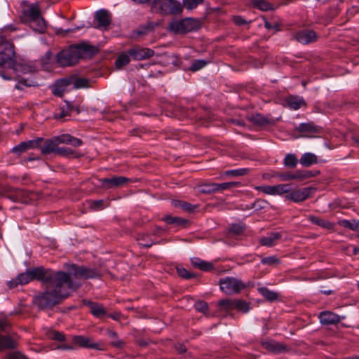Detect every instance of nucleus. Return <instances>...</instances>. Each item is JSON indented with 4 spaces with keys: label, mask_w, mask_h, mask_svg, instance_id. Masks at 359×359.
Returning a JSON list of instances; mask_svg holds the SVG:
<instances>
[{
    "label": "nucleus",
    "mask_w": 359,
    "mask_h": 359,
    "mask_svg": "<svg viewBox=\"0 0 359 359\" xmlns=\"http://www.w3.org/2000/svg\"><path fill=\"white\" fill-rule=\"evenodd\" d=\"M240 184V182H224L222 184L215 183V185H214L215 187H216V191H222L229 189L233 187H238Z\"/></svg>",
    "instance_id": "43"
},
{
    "label": "nucleus",
    "mask_w": 359,
    "mask_h": 359,
    "mask_svg": "<svg viewBox=\"0 0 359 359\" xmlns=\"http://www.w3.org/2000/svg\"><path fill=\"white\" fill-rule=\"evenodd\" d=\"M219 284L222 291L227 294L239 293L246 287V285L243 281L233 277L221 278Z\"/></svg>",
    "instance_id": "7"
},
{
    "label": "nucleus",
    "mask_w": 359,
    "mask_h": 359,
    "mask_svg": "<svg viewBox=\"0 0 359 359\" xmlns=\"http://www.w3.org/2000/svg\"><path fill=\"white\" fill-rule=\"evenodd\" d=\"M203 0H183V6L188 10L196 8Z\"/></svg>",
    "instance_id": "51"
},
{
    "label": "nucleus",
    "mask_w": 359,
    "mask_h": 359,
    "mask_svg": "<svg viewBox=\"0 0 359 359\" xmlns=\"http://www.w3.org/2000/svg\"><path fill=\"white\" fill-rule=\"evenodd\" d=\"M234 307H235V309H236L243 313L248 312L250 309L249 304L248 302H246L244 300L238 299H236Z\"/></svg>",
    "instance_id": "46"
},
{
    "label": "nucleus",
    "mask_w": 359,
    "mask_h": 359,
    "mask_svg": "<svg viewBox=\"0 0 359 359\" xmlns=\"http://www.w3.org/2000/svg\"><path fill=\"white\" fill-rule=\"evenodd\" d=\"M98 180L102 183L100 188L104 189L121 187L131 182L130 178L123 176H113L111 178H102Z\"/></svg>",
    "instance_id": "9"
},
{
    "label": "nucleus",
    "mask_w": 359,
    "mask_h": 359,
    "mask_svg": "<svg viewBox=\"0 0 359 359\" xmlns=\"http://www.w3.org/2000/svg\"><path fill=\"white\" fill-rule=\"evenodd\" d=\"M130 56L126 53H121L115 61V66L117 69H121L130 62Z\"/></svg>",
    "instance_id": "37"
},
{
    "label": "nucleus",
    "mask_w": 359,
    "mask_h": 359,
    "mask_svg": "<svg viewBox=\"0 0 359 359\" xmlns=\"http://www.w3.org/2000/svg\"><path fill=\"white\" fill-rule=\"evenodd\" d=\"M27 149L26 148L25 143L24 142H20L19 144L15 146L12 149L11 152L16 154L17 156H20L22 153L27 151Z\"/></svg>",
    "instance_id": "52"
},
{
    "label": "nucleus",
    "mask_w": 359,
    "mask_h": 359,
    "mask_svg": "<svg viewBox=\"0 0 359 359\" xmlns=\"http://www.w3.org/2000/svg\"><path fill=\"white\" fill-rule=\"evenodd\" d=\"M2 196L14 202L24 203L29 196V192L22 189L15 188L5 192Z\"/></svg>",
    "instance_id": "13"
},
{
    "label": "nucleus",
    "mask_w": 359,
    "mask_h": 359,
    "mask_svg": "<svg viewBox=\"0 0 359 359\" xmlns=\"http://www.w3.org/2000/svg\"><path fill=\"white\" fill-rule=\"evenodd\" d=\"M16 342L10 337L0 334V351L4 349H14Z\"/></svg>",
    "instance_id": "30"
},
{
    "label": "nucleus",
    "mask_w": 359,
    "mask_h": 359,
    "mask_svg": "<svg viewBox=\"0 0 359 359\" xmlns=\"http://www.w3.org/2000/svg\"><path fill=\"white\" fill-rule=\"evenodd\" d=\"M82 144H83V142L81 139H79V138L72 136L70 144H72L74 147H80L81 145H82Z\"/></svg>",
    "instance_id": "64"
},
{
    "label": "nucleus",
    "mask_w": 359,
    "mask_h": 359,
    "mask_svg": "<svg viewBox=\"0 0 359 359\" xmlns=\"http://www.w3.org/2000/svg\"><path fill=\"white\" fill-rule=\"evenodd\" d=\"M53 270L45 269L43 266L36 267L18 276V280L20 285L27 284L33 280H37L43 282L46 276L50 274Z\"/></svg>",
    "instance_id": "5"
},
{
    "label": "nucleus",
    "mask_w": 359,
    "mask_h": 359,
    "mask_svg": "<svg viewBox=\"0 0 359 359\" xmlns=\"http://www.w3.org/2000/svg\"><path fill=\"white\" fill-rule=\"evenodd\" d=\"M128 53L134 60H142L152 57L154 55V51L149 48L134 46L128 50Z\"/></svg>",
    "instance_id": "14"
},
{
    "label": "nucleus",
    "mask_w": 359,
    "mask_h": 359,
    "mask_svg": "<svg viewBox=\"0 0 359 359\" xmlns=\"http://www.w3.org/2000/svg\"><path fill=\"white\" fill-rule=\"evenodd\" d=\"M104 205V201L103 200H97V201H93L91 203L90 207L93 209H102Z\"/></svg>",
    "instance_id": "62"
},
{
    "label": "nucleus",
    "mask_w": 359,
    "mask_h": 359,
    "mask_svg": "<svg viewBox=\"0 0 359 359\" xmlns=\"http://www.w3.org/2000/svg\"><path fill=\"white\" fill-rule=\"evenodd\" d=\"M299 163L304 167H310L318 163V158L314 154L306 153L302 156Z\"/></svg>",
    "instance_id": "31"
},
{
    "label": "nucleus",
    "mask_w": 359,
    "mask_h": 359,
    "mask_svg": "<svg viewBox=\"0 0 359 359\" xmlns=\"http://www.w3.org/2000/svg\"><path fill=\"white\" fill-rule=\"evenodd\" d=\"M15 54L13 44L0 37V67H10Z\"/></svg>",
    "instance_id": "6"
},
{
    "label": "nucleus",
    "mask_w": 359,
    "mask_h": 359,
    "mask_svg": "<svg viewBox=\"0 0 359 359\" xmlns=\"http://www.w3.org/2000/svg\"><path fill=\"white\" fill-rule=\"evenodd\" d=\"M253 5L255 8H257L262 11H267L273 9V6L264 0H255Z\"/></svg>",
    "instance_id": "40"
},
{
    "label": "nucleus",
    "mask_w": 359,
    "mask_h": 359,
    "mask_svg": "<svg viewBox=\"0 0 359 359\" xmlns=\"http://www.w3.org/2000/svg\"><path fill=\"white\" fill-rule=\"evenodd\" d=\"M282 235L280 232H271L266 236L260 238V243L262 245L272 247L275 245L278 241L281 239Z\"/></svg>",
    "instance_id": "24"
},
{
    "label": "nucleus",
    "mask_w": 359,
    "mask_h": 359,
    "mask_svg": "<svg viewBox=\"0 0 359 359\" xmlns=\"http://www.w3.org/2000/svg\"><path fill=\"white\" fill-rule=\"evenodd\" d=\"M73 341L76 345H79L83 348H89L93 349H102L100 348V344L93 342L90 338L83 336H75L73 338Z\"/></svg>",
    "instance_id": "21"
},
{
    "label": "nucleus",
    "mask_w": 359,
    "mask_h": 359,
    "mask_svg": "<svg viewBox=\"0 0 359 359\" xmlns=\"http://www.w3.org/2000/svg\"><path fill=\"white\" fill-rule=\"evenodd\" d=\"M68 273L62 271H53L42 282L46 285L43 292L36 293L32 303L40 310L52 309L61 304L69 294L68 290H75L80 284L73 281L72 277L77 279H89L101 276L97 269L88 268L72 264L67 265Z\"/></svg>",
    "instance_id": "1"
},
{
    "label": "nucleus",
    "mask_w": 359,
    "mask_h": 359,
    "mask_svg": "<svg viewBox=\"0 0 359 359\" xmlns=\"http://www.w3.org/2000/svg\"><path fill=\"white\" fill-rule=\"evenodd\" d=\"M56 154L67 157H77L75 156V151L70 148L58 147Z\"/></svg>",
    "instance_id": "50"
},
{
    "label": "nucleus",
    "mask_w": 359,
    "mask_h": 359,
    "mask_svg": "<svg viewBox=\"0 0 359 359\" xmlns=\"http://www.w3.org/2000/svg\"><path fill=\"white\" fill-rule=\"evenodd\" d=\"M70 88L67 77H66L56 81L53 87L52 93L55 96L62 97L64 93Z\"/></svg>",
    "instance_id": "17"
},
{
    "label": "nucleus",
    "mask_w": 359,
    "mask_h": 359,
    "mask_svg": "<svg viewBox=\"0 0 359 359\" xmlns=\"http://www.w3.org/2000/svg\"><path fill=\"white\" fill-rule=\"evenodd\" d=\"M51 338L54 340L62 341L65 340V337L63 334L59 332H54L52 334Z\"/></svg>",
    "instance_id": "63"
},
{
    "label": "nucleus",
    "mask_w": 359,
    "mask_h": 359,
    "mask_svg": "<svg viewBox=\"0 0 359 359\" xmlns=\"http://www.w3.org/2000/svg\"><path fill=\"white\" fill-rule=\"evenodd\" d=\"M257 290L259 294H261L269 302H273L278 299V293L271 291L266 287H259Z\"/></svg>",
    "instance_id": "34"
},
{
    "label": "nucleus",
    "mask_w": 359,
    "mask_h": 359,
    "mask_svg": "<svg viewBox=\"0 0 359 359\" xmlns=\"http://www.w3.org/2000/svg\"><path fill=\"white\" fill-rule=\"evenodd\" d=\"M29 22V27L35 32L43 33L46 29V22L43 18L30 20Z\"/></svg>",
    "instance_id": "32"
},
{
    "label": "nucleus",
    "mask_w": 359,
    "mask_h": 359,
    "mask_svg": "<svg viewBox=\"0 0 359 359\" xmlns=\"http://www.w3.org/2000/svg\"><path fill=\"white\" fill-rule=\"evenodd\" d=\"M95 18L98 22V27H104L106 29L111 22L109 11L104 9H100L97 11Z\"/></svg>",
    "instance_id": "20"
},
{
    "label": "nucleus",
    "mask_w": 359,
    "mask_h": 359,
    "mask_svg": "<svg viewBox=\"0 0 359 359\" xmlns=\"http://www.w3.org/2000/svg\"><path fill=\"white\" fill-rule=\"evenodd\" d=\"M208 63V62L205 60H196L190 66L189 70L192 72L200 70L201 69L204 67Z\"/></svg>",
    "instance_id": "48"
},
{
    "label": "nucleus",
    "mask_w": 359,
    "mask_h": 359,
    "mask_svg": "<svg viewBox=\"0 0 359 359\" xmlns=\"http://www.w3.org/2000/svg\"><path fill=\"white\" fill-rule=\"evenodd\" d=\"M137 241L140 245L147 248H150L154 243L151 236L144 233L139 234Z\"/></svg>",
    "instance_id": "35"
},
{
    "label": "nucleus",
    "mask_w": 359,
    "mask_h": 359,
    "mask_svg": "<svg viewBox=\"0 0 359 359\" xmlns=\"http://www.w3.org/2000/svg\"><path fill=\"white\" fill-rule=\"evenodd\" d=\"M298 160L297 156L293 154H288L284 158L283 164L285 167L294 168L297 166Z\"/></svg>",
    "instance_id": "38"
},
{
    "label": "nucleus",
    "mask_w": 359,
    "mask_h": 359,
    "mask_svg": "<svg viewBox=\"0 0 359 359\" xmlns=\"http://www.w3.org/2000/svg\"><path fill=\"white\" fill-rule=\"evenodd\" d=\"M42 141L43 137H36L34 140L25 141L24 143H25L27 149L29 150L34 148L39 149L41 146Z\"/></svg>",
    "instance_id": "42"
},
{
    "label": "nucleus",
    "mask_w": 359,
    "mask_h": 359,
    "mask_svg": "<svg viewBox=\"0 0 359 359\" xmlns=\"http://www.w3.org/2000/svg\"><path fill=\"white\" fill-rule=\"evenodd\" d=\"M341 224L343 226L349 228L352 230H355L358 229L359 226V222L353 220V222L348 220H343L341 222Z\"/></svg>",
    "instance_id": "57"
},
{
    "label": "nucleus",
    "mask_w": 359,
    "mask_h": 359,
    "mask_svg": "<svg viewBox=\"0 0 359 359\" xmlns=\"http://www.w3.org/2000/svg\"><path fill=\"white\" fill-rule=\"evenodd\" d=\"M98 52V49L86 41L71 45L57 55V62L61 67L72 66L80 59L92 57Z\"/></svg>",
    "instance_id": "2"
},
{
    "label": "nucleus",
    "mask_w": 359,
    "mask_h": 359,
    "mask_svg": "<svg viewBox=\"0 0 359 359\" xmlns=\"http://www.w3.org/2000/svg\"><path fill=\"white\" fill-rule=\"evenodd\" d=\"M320 172L313 173L310 170H296L294 172H278L273 175V177H278L283 181L297 180L298 182L303 181L316 176Z\"/></svg>",
    "instance_id": "8"
},
{
    "label": "nucleus",
    "mask_w": 359,
    "mask_h": 359,
    "mask_svg": "<svg viewBox=\"0 0 359 359\" xmlns=\"http://www.w3.org/2000/svg\"><path fill=\"white\" fill-rule=\"evenodd\" d=\"M309 219L314 224H316L319 226L324 227L325 229H330L332 226V224L329 222L325 221L323 219H320L318 217L311 215L309 217Z\"/></svg>",
    "instance_id": "39"
},
{
    "label": "nucleus",
    "mask_w": 359,
    "mask_h": 359,
    "mask_svg": "<svg viewBox=\"0 0 359 359\" xmlns=\"http://www.w3.org/2000/svg\"><path fill=\"white\" fill-rule=\"evenodd\" d=\"M233 22L238 26H241L248 23L251 22V21L247 22L244 18H243L240 15H236L233 18Z\"/></svg>",
    "instance_id": "61"
},
{
    "label": "nucleus",
    "mask_w": 359,
    "mask_h": 359,
    "mask_svg": "<svg viewBox=\"0 0 359 359\" xmlns=\"http://www.w3.org/2000/svg\"><path fill=\"white\" fill-rule=\"evenodd\" d=\"M57 144L60 143L69 144L71 143L72 135L69 134H62L55 136Z\"/></svg>",
    "instance_id": "55"
},
{
    "label": "nucleus",
    "mask_w": 359,
    "mask_h": 359,
    "mask_svg": "<svg viewBox=\"0 0 359 359\" xmlns=\"http://www.w3.org/2000/svg\"><path fill=\"white\" fill-rule=\"evenodd\" d=\"M248 168H240L236 170H226L224 172V175L227 176H233V177H238V176H243L247 175L249 172Z\"/></svg>",
    "instance_id": "44"
},
{
    "label": "nucleus",
    "mask_w": 359,
    "mask_h": 359,
    "mask_svg": "<svg viewBox=\"0 0 359 359\" xmlns=\"http://www.w3.org/2000/svg\"><path fill=\"white\" fill-rule=\"evenodd\" d=\"M268 204L267 201L262 199H257L253 203L251 204L250 208H254L256 210H260L265 208Z\"/></svg>",
    "instance_id": "53"
},
{
    "label": "nucleus",
    "mask_w": 359,
    "mask_h": 359,
    "mask_svg": "<svg viewBox=\"0 0 359 359\" xmlns=\"http://www.w3.org/2000/svg\"><path fill=\"white\" fill-rule=\"evenodd\" d=\"M245 226L240 224H232L228 229L226 236L230 238L234 236H240L244 233Z\"/></svg>",
    "instance_id": "33"
},
{
    "label": "nucleus",
    "mask_w": 359,
    "mask_h": 359,
    "mask_svg": "<svg viewBox=\"0 0 359 359\" xmlns=\"http://www.w3.org/2000/svg\"><path fill=\"white\" fill-rule=\"evenodd\" d=\"M24 14L30 20L42 18L41 11L38 5L32 4L27 9L24 10Z\"/></svg>",
    "instance_id": "27"
},
{
    "label": "nucleus",
    "mask_w": 359,
    "mask_h": 359,
    "mask_svg": "<svg viewBox=\"0 0 359 359\" xmlns=\"http://www.w3.org/2000/svg\"><path fill=\"white\" fill-rule=\"evenodd\" d=\"M107 334L111 339V344L116 348H122L125 345V342L118 339V334L115 331L108 330Z\"/></svg>",
    "instance_id": "36"
},
{
    "label": "nucleus",
    "mask_w": 359,
    "mask_h": 359,
    "mask_svg": "<svg viewBox=\"0 0 359 359\" xmlns=\"http://www.w3.org/2000/svg\"><path fill=\"white\" fill-rule=\"evenodd\" d=\"M297 130L304 133V136L312 137L314 134H318L321 132L322 128L315 125L313 122L301 123L297 127Z\"/></svg>",
    "instance_id": "16"
},
{
    "label": "nucleus",
    "mask_w": 359,
    "mask_h": 359,
    "mask_svg": "<svg viewBox=\"0 0 359 359\" xmlns=\"http://www.w3.org/2000/svg\"><path fill=\"white\" fill-rule=\"evenodd\" d=\"M279 262V259L274 256L264 257L261 261L263 264H268L270 266L276 265Z\"/></svg>",
    "instance_id": "56"
},
{
    "label": "nucleus",
    "mask_w": 359,
    "mask_h": 359,
    "mask_svg": "<svg viewBox=\"0 0 359 359\" xmlns=\"http://www.w3.org/2000/svg\"><path fill=\"white\" fill-rule=\"evenodd\" d=\"M57 146L58 144L55 137L50 139L43 138L41 146L39 147V149L43 155H48L51 153L56 154L58 148Z\"/></svg>",
    "instance_id": "15"
},
{
    "label": "nucleus",
    "mask_w": 359,
    "mask_h": 359,
    "mask_svg": "<svg viewBox=\"0 0 359 359\" xmlns=\"http://www.w3.org/2000/svg\"><path fill=\"white\" fill-rule=\"evenodd\" d=\"M200 28L198 21L193 18H184L180 20H172L170 22L168 29L175 34H184L196 31Z\"/></svg>",
    "instance_id": "4"
},
{
    "label": "nucleus",
    "mask_w": 359,
    "mask_h": 359,
    "mask_svg": "<svg viewBox=\"0 0 359 359\" xmlns=\"http://www.w3.org/2000/svg\"><path fill=\"white\" fill-rule=\"evenodd\" d=\"M286 102L291 109L295 110L306 104L305 101L302 97L292 95L289 96L287 98Z\"/></svg>",
    "instance_id": "29"
},
{
    "label": "nucleus",
    "mask_w": 359,
    "mask_h": 359,
    "mask_svg": "<svg viewBox=\"0 0 359 359\" xmlns=\"http://www.w3.org/2000/svg\"><path fill=\"white\" fill-rule=\"evenodd\" d=\"M248 119L254 125L257 126H265L274 123L273 119H269L268 117L263 116L261 114H252L248 117Z\"/></svg>",
    "instance_id": "25"
},
{
    "label": "nucleus",
    "mask_w": 359,
    "mask_h": 359,
    "mask_svg": "<svg viewBox=\"0 0 359 359\" xmlns=\"http://www.w3.org/2000/svg\"><path fill=\"white\" fill-rule=\"evenodd\" d=\"M213 264L211 262L203 261L198 264V269L204 271H210L213 269Z\"/></svg>",
    "instance_id": "59"
},
{
    "label": "nucleus",
    "mask_w": 359,
    "mask_h": 359,
    "mask_svg": "<svg viewBox=\"0 0 359 359\" xmlns=\"http://www.w3.org/2000/svg\"><path fill=\"white\" fill-rule=\"evenodd\" d=\"M172 204L175 208H180L183 210H185L188 212H194L195 210L198 207V205H192L190 203L180 200H173L172 201Z\"/></svg>",
    "instance_id": "28"
},
{
    "label": "nucleus",
    "mask_w": 359,
    "mask_h": 359,
    "mask_svg": "<svg viewBox=\"0 0 359 359\" xmlns=\"http://www.w3.org/2000/svg\"><path fill=\"white\" fill-rule=\"evenodd\" d=\"M83 304L86 305L90 311V313L96 318H102L107 314V311L102 304L97 302L83 300Z\"/></svg>",
    "instance_id": "18"
},
{
    "label": "nucleus",
    "mask_w": 359,
    "mask_h": 359,
    "mask_svg": "<svg viewBox=\"0 0 359 359\" xmlns=\"http://www.w3.org/2000/svg\"><path fill=\"white\" fill-rule=\"evenodd\" d=\"M176 269L178 276L182 278L191 279L192 278L196 277L195 273L188 271L186 269L183 267L177 266Z\"/></svg>",
    "instance_id": "47"
},
{
    "label": "nucleus",
    "mask_w": 359,
    "mask_h": 359,
    "mask_svg": "<svg viewBox=\"0 0 359 359\" xmlns=\"http://www.w3.org/2000/svg\"><path fill=\"white\" fill-rule=\"evenodd\" d=\"M235 302L236 299H221L218 304L226 310H231L235 309Z\"/></svg>",
    "instance_id": "45"
},
{
    "label": "nucleus",
    "mask_w": 359,
    "mask_h": 359,
    "mask_svg": "<svg viewBox=\"0 0 359 359\" xmlns=\"http://www.w3.org/2000/svg\"><path fill=\"white\" fill-rule=\"evenodd\" d=\"M294 39L302 44H309L316 41L318 36L313 30L302 29L295 33Z\"/></svg>",
    "instance_id": "12"
},
{
    "label": "nucleus",
    "mask_w": 359,
    "mask_h": 359,
    "mask_svg": "<svg viewBox=\"0 0 359 359\" xmlns=\"http://www.w3.org/2000/svg\"><path fill=\"white\" fill-rule=\"evenodd\" d=\"M215 183L203 184L199 186V191L203 194H211L216 191Z\"/></svg>",
    "instance_id": "49"
},
{
    "label": "nucleus",
    "mask_w": 359,
    "mask_h": 359,
    "mask_svg": "<svg viewBox=\"0 0 359 359\" xmlns=\"http://www.w3.org/2000/svg\"><path fill=\"white\" fill-rule=\"evenodd\" d=\"M182 4L175 0H152L151 11L163 15H176L182 11Z\"/></svg>",
    "instance_id": "3"
},
{
    "label": "nucleus",
    "mask_w": 359,
    "mask_h": 359,
    "mask_svg": "<svg viewBox=\"0 0 359 359\" xmlns=\"http://www.w3.org/2000/svg\"><path fill=\"white\" fill-rule=\"evenodd\" d=\"M9 68L12 69L18 76H20V74L31 73L34 71L32 67L27 64L16 62L15 58L13 60L12 65H11Z\"/></svg>",
    "instance_id": "23"
},
{
    "label": "nucleus",
    "mask_w": 359,
    "mask_h": 359,
    "mask_svg": "<svg viewBox=\"0 0 359 359\" xmlns=\"http://www.w3.org/2000/svg\"><path fill=\"white\" fill-rule=\"evenodd\" d=\"M6 359H27L24 355H22L20 352L17 351H11L8 355Z\"/></svg>",
    "instance_id": "58"
},
{
    "label": "nucleus",
    "mask_w": 359,
    "mask_h": 359,
    "mask_svg": "<svg viewBox=\"0 0 359 359\" xmlns=\"http://www.w3.org/2000/svg\"><path fill=\"white\" fill-rule=\"evenodd\" d=\"M315 189L311 187H305L298 190L290 191L285 198L296 203L302 202L310 197L312 191Z\"/></svg>",
    "instance_id": "11"
},
{
    "label": "nucleus",
    "mask_w": 359,
    "mask_h": 359,
    "mask_svg": "<svg viewBox=\"0 0 359 359\" xmlns=\"http://www.w3.org/2000/svg\"><path fill=\"white\" fill-rule=\"evenodd\" d=\"M318 318L320 323L325 325H336L340 321V317L331 311L320 312Z\"/></svg>",
    "instance_id": "19"
},
{
    "label": "nucleus",
    "mask_w": 359,
    "mask_h": 359,
    "mask_svg": "<svg viewBox=\"0 0 359 359\" xmlns=\"http://www.w3.org/2000/svg\"><path fill=\"white\" fill-rule=\"evenodd\" d=\"M255 189L269 195H287L290 191V184H280L274 186L264 185L256 187Z\"/></svg>",
    "instance_id": "10"
},
{
    "label": "nucleus",
    "mask_w": 359,
    "mask_h": 359,
    "mask_svg": "<svg viewBox=\"0 0 359 359\" xmlns=\"http://www.w3.org/2000/svg\"><path fill=\"white\" fill-rule=\"evenodd\" d=\"M194 308L196 311L205 313L208 309V304L204 301H198L194 304Z\"/></svg>",
    "instance_id": "54"
},
{
    "label": "nucleus",
    "mask_w": 359,
    "mask_h": 359,
    "mask_svg": "<svg viewBox=\"0 0 359 359\" xmlns=\"http://www.w3.org/2000/svg\"><path fill=\"white\" fill-rule=\"evenodd\" d=\"M70 87L74 89L81 88H87L89 86V80L86 78H78L75 75H72L67 77Z\"/></svg>",
    "instance_id": "26"
},
{
    "label": "nucleus",
    "mask_w": 359,
    "mask_h": 359,
    "mask_svg": "<svg viewBox=\"0 0 359 359\" xmlns=\"http://www.w3.org/2000/svg\"><path fill=\"white\" fill-rule=\"evenodd\" d=\"M262 345L265 349L276 353L285 352L286 351V347L284 344L273 340L263 341Z\"/></svg>",
    "instance_id": "22"
},
{
    "label": "nucleus",
    "mask_w": 359,
    "mask_h": 359,
    "mask_svg": "<svg viewBox=\"0 0 359 359\" xmlns=\"http://www.w3.org/2000/svg\"><path fill=\"white\" fill-rule=\"evenodd\" d=\"M66 106L60 108V113L55 115V118H62L69 115V111H72L74 106L69 102L65 101Z\"/></svg>",
    "instance_id": "41"
},
{
    "label": "nucleus",
    "mask_w": 359,
    "mask_h": 359,
    "mask_svg": "<svg viewBox=\"0 0 359 359\" xmlns=\"http://www.w3.org/2000/svg\"><path fill=\"white\" fill-rule=\"evenodd\" d=\"M81 27H76L74 28L67 29H63L62 28H59V29H57L56 30V34H58V35L60 34V35L65 36V35H66L68 33L75 32L76 31L79 30Z\"/></svg>",
    "instance_id": "60"
}]
</instances>
